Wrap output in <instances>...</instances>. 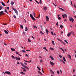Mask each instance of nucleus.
<instances>
[{
    "label": "nucleus",
    "mask_w": 76,
    "mask_h": 76,
    "mask_svg": "<svg viewBox=\"0 0 76 76\" xmlns=\"http://www.w3.org/2000/svg\"><path fill=\"white\" fill-rule=\"evenodd\" d=\"M1 3L2 4V5H3V6H6V4H4V3H3V2H1Z\"/></svg>",
    "instance_id": "13"
},
{
    "label": "nucleus",
    "mask_w": 76,
    "mask_h": 76,
    "mask_svg": "<svg viewBox=\"0 0 76 76\" xmlns=\"http://www.w3.org/2000/svg\"><path fill=\"white\" fill-rule=\"evenodd\" d=\"M5 72V73H7V74H8V75H11V73L9 71H6Z\"/></svg>",
    "instance_id": "5"
},
{
    "label": "nucleus",
    "mask_w": 76,
    "mask_h": 76,
    "mask_svg": "<svg viewBox=\"0 0 76 76\" xmlns=\"http://www.w3.org/2000/svg\"><path fill=\"white\" fill-rule=\"evenodd\" d=\"M37 68L38 69V70H41V69H40V68H39V67L37 66Z\"/></svg>",
    "instance_id": "30"
},
{
    "label": "nucleus",
    "mask_w": 76,
    "mask_h": 76,
    "mask_svg": "<svg viewBox=\"0 0 76 76\" xmlns=\"http://www.w3.org/2000/svg\"><path fill=\"white\" fill-rule=\"evenodd\" d=\"M4 31L5 32L6 34H8V32H7V31L5 30Z\"/></svg>",
    "instance_id": "25"
},
{
    "label": "nucleus",
    "mask_w": 76,
    "mask_h": 76,
    "mask_svg": "<svg viewBox=\"0 0 76 76\" xmlns=\"http://www.w3.org/2000/svg\"><path fill=\"white\" fill-rule=\"evenodd\" d=\"M40 34H44V33H42L41 31H40Z\"/></svg>",
    "instance_id": "38"
},
{
    "label": "nucleus",
    "mask_w": 76,
    "mask_h": 76,
    "mask_svg": "<svg viewBox=\"0 0 76 76\" xmlns=\"http://www.w3.org/2000/svg\"><path fill=\"white\" fill-rule=\"evenodd\" d=\"M67 56H68V58H70V59H71V56H70V55H68Z\"/></svg>",
    "instance_id": "12"
},
{
    "label": "nucleus",
    "mask_w": 76,
    "mask_h": 76,
    "mask_svg": "<svg viewBox=\"0 0 76 76\" xmlns=\"http://www.w3.org/2000/svg\"><path fill=\"white\" fill-rule=\"evenodd\" d=\"M15 13H16L17 16H18V11H17V10L16 11H15Z\"/></svg>",
    "instance_id": "9"
},
{
    "label": "nucleus",
    "mask_w": 76,
    "mask_h": 76,
    "mask_svg": "<svg viewBox=\"0 0 76 76\" xmlns=\"http://www.w3.org/2000/svg\"><path fill=\"white\" fill-rule=\"evenodd\" d=\"M20 64H21V65H22V66H24L25 65H24V64H23L22 63H20Z\"/></svg>",
    "instance_id": "35"
},
{
    "label": "nucleus",
    "mask_w": 76,
    "mask_h": 76,
    "mask_svg": "<svg viewBox=\"0 0 76 76\" xmlns=\"http://www.w3.org/2000/svg\"><path fill=\"white\" fill-rule=\"evenodd\" d=\"M50 58H51L52 59V60H54V58H53L52 57V56H50Z\"/></svg>",
    "instance_id": "26"
},
{
    "label": "nucleus",
    "mask_w": 76,
    "mask_h": 76,
    "mask_svg": "<svg viewBox=\"0 0 76 76\" xmlns=\"http://www.w3.org/2000/svg\"><path fill=\"white\" fill-rule=\"evenodd\" d=\"M30 16L31 18V19H33V20H35V18L34 17V16H33V15L32 14H30Z\"/></svg>",
    "instance_id": "1"
},
{
    "label": "nucleus",
    "mask_w": 76,
    "mask_h": 76,
    "mask_svg": "<svg viewBox=\"0 0 76 76\" xmlns=\"http://www.w3.org/2000/svg\"><path fill=\"white\" fill-rule=\"evenodd\" d=\"M20 28H22V29H23V25H21L20 26Z\"/></svg>",
    "instance_id": "23"
},
{
    "label": "nucleus",
    "mask_w": 76,
    "mask_h": 76,
    "mask_svg": "<svg viewBox=\"0 0 76 76\" xmlns=\"http://www.w3.org/2000/svg\"><path fill=\"white\" fill-rule=\"evenodd\" d=\"M56 25H57V26H58V22H57L56 23Z\"/></svg>",
    "instance_id": "51"
},
{
    "label": "nucleus",
    "mask_w": 76,
    "mask_h": 76,
    "mask_svg": "<svg viewBox=\"0 0 76 76\" xmlns=\"http://www.w3.org/2000/svg\"><path fill=\"white\" fill-rule=\"evenodd\" d=\"M28 42H31V40L29 38H28Z\"/></svg>",
    "instance_id": "28"
},
{
    "label": "nucleus",
    "mask_w": 76,
    "mask_h": 76,
    "mask_svg": "<svg viewBox=\"0 0 76 76\" xmlns=\"http://www.w3.org/2000/svg\"><path fill=\"white\" fill-rule=\"evenodd\" d=\"M20 74H21L22 75H25V73H24L23 72H21L20 73Z\"/></svg>",
    "instance_id": "21"
},
{
    "label": "nucleus",
    "mask_w": 76,
    "mask_h": 76,
    "mask_svg": "<svg viewBox=\"0 0 76 76\" xmlns=\"http://www.w3.org/2000/svg\"><path fill=\"white\" fill-rule=\"evenodd\" d=\"M71 35H72V34H71V33H70V32L68 33L67 34V36L68 37H69V36H70Z\"/></svg>",
    "instance_id": "10"
},
{
    "label": "nucleus",
    "mask_w": 76,
    "mask_h": 76,
    "mask_svg": "<svg viewBox=\"0 0 76 76\" xmlns=\"http://www.w3.org/2000/svg\"><path fill=\"white\" fill-rule=\"evenodd\" d=\"M13 16L14 18H15V19H16V17L15 16V15H13Z\"/></svg>",
    "instance_id": "40"
},
{
    "label": "nucleus",
    "mask_w": 76,
    "mask_h": 76,
    "mask_svg": "<svg viewBox=\"0 0 76 76\" xmlns=\"http://www.w3.org/2000/svg\"><path fill=\"white\" fill-rule=\"evenodd\" d=\"M60 27L61 28V29H62V28H63V26L62 25H61Z\"/></svg>",
    "instance_id": "29"
},
{
    "label": "nucleus",
    "mask_w": 76,
    "mask_h": 76,
    "mask_svg": "<svg viewBox=\"0 0 76 76\" xmlns=\"http://www.w3.org/2000/svg\"><path fill=\"white\" fill-rule=\"evenodd\" d=\"M74 7H75V8H76V5H75V4L74 5Z\"/></svg>",
    "instance_id": "63"
},
{
    "label": "nucleus",
    "mask_w": 76,
    "mask_h": 76,
    "mask_svg": "<svg viewBox=\"0 0 76 76\" xmlns=\"http://www.w3.org/2000/svg\"><path fill=\"white\" fill-rule=\"evenodd\" d=\"M26 56H27V57H29V56L27 54H26Z\"/></svg>",
    "instance_id": "57"
},
{
    "label": "nucleus",
    "mask_w": 76,
    "mask_h": 76,
    "mask_svg": "<svg viewBox=\"0 0 76 76\" xmlns=\"http://www.w3.org/2000/svg\"><path fill=\"white\" fill-rule=\"evenodd\" d=\"M58 9H60V10H62V11H64V10H63V9L60 8V7H58Z\"/></svg>",
    "instance_id": "14"
},
{
    "label": "nucleus",
    "mask_w": 76,
    "mask_h": 76,
    "mask_svg": "<svg viewBox=\"0 0 76 76\" xmlns=\"http://www.w3.org/2000/svg\"><path fill=\"white\" fill-rule=\"evenodd\" d=\"M46 19L47 20V22H49V18H48V16H46Z\"/></svg>",
    "instance_id": "4"
},
{
    "label": "nucleus",
    "mask_w": 76,
    "mask_h": 76,
    "mask_svg": "<svg viewBox=\"0 0 76 76\" xmlns=\"http://www.w3.org/2000/svg\"><path fill=\"white\" fill-rule=\"evenodd\" d=\"M39 3H40V4H42V1H41V0H40V1L39 2Z\"/></svg>",
    "instance_id": "42"
},
{
    "label": "nucleus",
    "mask_w": 76,
    "mask_h": 76,
    "mask_svg": "<svg viewBox=\"0 0 76 76\" xmlns=\"http://www.w3.org/2000/svg\"><path fill=\"white\" fill-rule=\"evenodd\" d=\"M16 54H19V53H18V52H16Z\"/></svg>",
    "instance_id": "64"
},
{
    "label": "nucleus",
    "mask_w": 76,
    "mask_h": 76,
    "mask_svg": "<svg viewBox=\"0 0 76 76\" xmlns=\"http://www.w3.org/2000/svg\"><path fill=\"white\" fill-rule=\"evenodd\" d=\"M70 33L71 34H72L73 35H74V32H73L71 31Z\"/></svg>",
    "instance_id": "24"
},
{
    "label": "nucleus",
    "mask_w": 76,
    "mask_h": 76,
    "mask_svg": "<svg viewBox=\"0 0 76 76\" xmlns=\"http://www.w3.org/2000/svg\"><path fill=\"white\" fill-rule=\"evenodd\" d=\"M52 44L53 45H54L55 44H54V41H52Z\"/></svg>",
    "instance_id": "36"
},
{
    "label": "nucleus",
    "mask_w": 76,
    "mask_h": 76,
    "mask_svg": "<svg viewBox=\"0 0 76 76\" xmlns=\"http://www.w3.org/2000/svg\"><path fill=\"white\" fill-rule=\"evenodd\" d=\"M64 42H66V43H67L68 44H69V43H68V42H67V40H64Z\"/></svg>",
    "instance_id": "37"
},
{
    "label": "nucleus",
    "mask_w": 76,
    "mask_h": 76,
    "mask_svg": "<svg viewBox=\"0 0 76 76\" xmlns=\"http://www.w3.org/2000/svg\"><path fill=\"white\" fill-rule=\"evenodd\" d=\"M43 49H45L46 51H48V50L45 47L43 48Z\"/></svg>",
    "instance_id": "33"
},
{
    "label": "nucleus",
    "mask_w": 76,
    "mask_h": 76,
    "mask_svg": "<svg viewBox=\"0 0 76 76\" xmlns=\"http://www.w3.org/2000/svg\"><path fill=\"white\" fill-rule=\"evenodd\" d=\"M71 1V4L72 5H73V4L72 3V1Z\"/></svg>",
    "instance_id": "60"
},
{
    "label": "nucleus",
    "mask_w": 76,
    "mask_h": 76,
    "mask_svg": "<svg viewBox=\"0 0 76 76\" xmlns=\"http://www.w3.org/2000/svg\"><path fill=\"white\" fill-rule=\"evenodd\" d=\"M22 52H23V53H25V52H26V51H25V50H22Z\"/></svg>",
    "instance_id": "50"
},
{
    "label": "nucleus",
    "mask_w": 76,
    "mask_h": 76,
    "mask_svg": "<svg viewBox=\"0 0 76 76\" xmlns=\"http://www.w3.org/2000/svg\"><path fill=\"white\" fill-rule=\"evenodd\" d=\"M45 31H46L47 34H48V32H49V31H48V30L46 29Z\"/></svg>",
    "instance_id": "15"
},
{
    "label": "nucleus",
    "mask_w": 76,
    "mask_h": 76,
    "mask_svg": "<svg viewBox=\"0 0 76 76\" xmlns=\"http://www.w3.org/2000/svg\"><path fill=\"white\" fill-rule=\"evenodd\" d=\"M58 19H59V20H60L61 19V18H60V17H58Z\"/></svg>",
    "instance_id": "59"
},
{
    "label": "nucleus",
    "mask_w": 76,
    "mask_h": 76,
    "mask_svg": "<svg viewBox=\"0 0 76 76\" xmlns=\"http://www.w3.org/2000/svg\"><path fill=\"white\" fill-rule=\"evenodd\" d=\"M38 73H39V74H40V75H42V74L41 72L39 71H38Z\"/></svg>",
    "instance_id": "11"
},
{
    "label": "nucleus",
    "mask_w": 76,
    "mask_h": 76,
    "mask_svg": "<svg viewBox=\"0 0 76 76\" xmlns=\"http://www.w3.org/2000/svg\"><path fill=\"white\" fill-rule=\"evenodd\" d=\"M57 73H58V74H60V72H59V71H57Z\"/></svg>",
    "instance_id": "54"
},
{
    "label": "nucleus",
    "mask_w": 76,
    "mask_h": 76,
    "mask_svg": "<svg viewBox=\"0 0 76 76\" xmlns=\"http://www.w3.org/2000/svg\"><path fill=\"white\" fill-rule=\"evenodd\" d=\"M3 8H2V7L1 6H0V10H1Z\"/></svg>",
    "instance_id": "45"
},
{
    "label": "nucleus",
    "mask_w": 76,
    "mask_h": 76,
    "mask_svg": "<svg viewBox=\"0 0 76 76\" xmlns=\"http://www.w3.org/2000/svg\"><path fill=\"white\" fill-rule=\"evenodd\" d=\"M40 62L41 63H42V59H41V60H40Z\"/></svg>",
    "instance_id": "56"
},
{
    "label": "nucleus",
    "mask_w": 76,
    "mask_h": 76,
    "mask_svg": "<svg viewBox=\"0 0 76 76\" xmlns=\"http://www.w3.org/2000/svg\"><path fill=\"white\" fill-rule=\"evenodd\" d=\"M63 60L64 61H65L66 62V59H65V58L63 57Z\"/></svg>",
    "instance_id": "22"
},
{
    "label": "nucleus",
    "mask_w": 76,
    "mask_h": 76,
    "mask_svg": "<svg viewBox=\"0 0 76 76\" xmlns=\"http://www.w3.org/2000/svg\"><path fill=\"white\" fill-rule=\"evenodd\" d=\"M18 60H20V58L19 57L17 59Z\"/></svg>",
    "instance_id": "47"
},
{
    "label": "nucleus",
    "mask_w": 76,
    "mask_h": 76,
    "mask_svg": "<svg viewBox=\"0 0 76 76\" xmlns=\"http://www.w3.org/2000/svg\"><path fill=\"white\" fill-rule=\"evenodd\" d=\"M12 58H13V59H15V58L12 55Z\"/></svg>",
    "instance_id": "32"
},
{
    "label": "nucleus",
    "mask_w": 76,
    "mask_h": 76,
    "mask_svg": "<svg viewBox=\"0 0 76 76\" xmlns=\"http://www.w3.org/2000/svg\"><path fill=\"white\" fill-rule=\"evenodd\" d=\"M23 67H24L25 69H28V70H29V68L27 67V66L24 65Z\"/></svg>",
    "instance_id": "7"
},
{
    "label": "nucleus",
    "mask_w": 76,
    "mask_h": 76,
    "mask_svg": "<svg viewBox=\"0 0 76 76\" xmlns=\"http://www.w3.org/2000/svg\"><path fill=\"white\" fill-rule=\"evenodd\" d=\"M14 4V2H13V1L11 2V6H13V5Z\"/></svg>",
    "instance_id": "8"
},
{
    "label": "nucleus",
    "mask_w": 76,
    "mask_h": 76,
    "mask_svg": "<svg viewBox=\"0 0 76 76\" xmlns=\"http://www.w3.org/2000/svg\"><path fill=\"white\" fill-rule=\"evenodd\" d=\"M44 10L45 11H46V10H47V7H45L44 8Z\"/></svg>",
    "instance_id": "18"
},
{
    "label": "nucleus",
    "mask_w": 76,
    "mask_h": 76,
    "mask_svg": "<svg viewBox=\"0 0 76 76\" xmlns=\"http://www.w3.org/2000/svg\"><path fill=\"white\" fill-rule=\"evenodd\" d=\"M57 40H58V41H60V42L61 41V40L60 39L58 38H57Z\"/></svg>",
    "instance_id": "39"
},
{
    "label": "nucleus",
    "mask_w": 76,
    "mask_h": 76,
    "mask_svg": "<svg viewBox=\"0 0 76 76\" xmlns=\"http://www.w3.org/2000/svg\"><path fill=\"white\" fill-rule=\"evenodd\" d=\"M59 57H60V58H62V56L61 55H59Z\"/></svg>",
    "instance_id": "48"
},
{
    "label": "nucleus",
    "mask_w": 76,
    "mask_h": 76,
    "mask_svg": "<svg viewBox=\"0 0 76 76\" xmlns=\"http://www.w3.org/2000/svg\"><path fill=\"white\" fill-rule=\"evenodd\" d=\"M24 20L25 23H26V20H25V19H24Z\"/></svg>",
    "instance_id": "52"
},
{
    "label": "nucleus",
    "mask_w": 76,
    "mask_h": 76,
    "mask_svg": "<svg viewBox=\"0 0 76 76\" xmlns=\"http://www.w3.org/2000/svg\"><path fill=\"white\" fill-rule=\"evenodd\" d=\"M15 59H16V60H18V57H15Z\"/></svg>",
    "instance_id": "61"
},
{
    "label": "nucleus",
    "mask_w": 76,
    "mask_h": 76,
    "mask_svg": "<svg viewBox=\"0 0 76 76\" xmlns=\"http://www.w3.org/2000/svg\"><path fill=\"white\" fill-rule=\"evenodd\" d=\"M23 35H25V32H23Z\"/></svg>",
    "instance_id": "58"
},
{
    "label": "nucleus",
    "mask_w": 76,
    "mask_h": 76,
    "mask_svg": "<svg viewBox=\"0 0 76 76\" xmlns=\"http://www.w3.org/2000/svg\"><path fill=\"white\" fill-rule=\"evenodd\" d=\"M7 10H9V7H7Z\"/></svg>",
    "instance_id": "53"
},
{
    "label": "nucleus",
    "mask_w": 76,
    "mask_h": 76,
    "mask_svg": "<svg viewBox=\"0 0 76 76\" xmlns=\"http://www.w3.org/2000/svg\"><path fill=\"white\" fill-rule=\"evenodd\" d=\"M50 64H51L52 66H54V63L51 62V61H50Z\"/></svg>",
    "instance_id": "6"
},
{
    "label": "nucleus",
    "mask_w": 76,
    "mask_h": 76,
    "mask_svg": "<svg viewBox=\"0 0 76 76\" xmlns=\"http://www.w3.org/2000/svg\"><path fill=\"white\" fill-rule=\"evenodd\" d=\"M33 27L34 28H35V29L37 28V27L36 26H33Z\"/></svg>",
    "instance_id": "43"
},
{
    "label": "nucleus",
    "mask_w": 76,
    "mask_h": 76,
    "mask_svg": "<svg viewBox=\"0 0 76 76\" xmlns=\"http://www.w3.org/2000/svg\"><path fill=\"white\" fill-rule=\"evenodd\" d=\"M33 15H34V18H35V12L34 11L33 13Z\"/></svg>",
    "instance_id": "34"
},
{
    "label": "nucleus",
    "mask_w": 76,
    "mask_h": 76,
    "mask_svg": "<svg viewBox=\"0 0 76 76\" xmlns=\"http://www.w3.org/2000/svg\"><path fill=\"white\" fill-rule=\"evenodd\" d=\"M12 9L13 10H14V11H15H15H17V10H16V9L13 8H12Z\"/></svg>",
    "instance_id": "27"
},
{
    "label": "nucleus",
    "mask_w": 76,
    "mask_h": 76,
    "mask_svg": "<svg viewBox=\"0 0 76 76\" xmlns=\"http://www.w3.org/2000/svg\"><path fill=\"white\" fill-rule=\"evenodd\" d=\"M50 50H54V49H53V48H50Z\"/></svg>",
    "instance_id": "31"
},
{
    "label": "nucleus",
    "mask_w": 76,
    "mask_h": 76,
    "mask_svg": "<svg viewBox=\"0 0 76 76\" xmlns=\"http://www.w3.org/2000/svg\"><path fill=\"white\" fill-rule=\"evenodd\" d=\"M61 62L63 63H64V64H65L66 63L65 62H64V61L63 60L61 61Z\"/></svg>",
    "instance_id": "41"
},
{
    "label": "nucleus",
    "mask_w": 76,
    "mask_h": 76,
    "mask_svg": "<svg viewBox=\"0 0 76 76\" xmlns=\"http://www.w3.org/2000/svg\"><path fill=\"white\" fill-rule=\"evenodd\" d=\"M51 34H52V35H54V34H53V31L51 32Z\"/></svg>",
    "instance_id": "55"
},
{
    "label": "nucleus",
    "mask_w": 76,
    "mask_h": 76,
    "mask_svg": "<svg viewBox=\"0 0 76 76\" xmlns=\"http://www.w3.org/2000/svg\"><path fill=\"white\" fill-rule=\"evenodd\" d=\"M62 16L63 18H65V17H64V15H62Z\"/></svg>",
    "instance_id": "44"
},
{
    "label": "nucleus",
    "mask_w": 76,
    "mask_h": 76,
    "mask_svg": "<svg viewBox=\"0 0 76 76\" xmlns=\"http://www.w3.org/2000/svg\"><path fill=\"white\" fill-rule=\"evenodd\" d=\"M25 31H28V28H27V27H26L25 28Z\"/></svg>",
    "instance_id": "20"
},
{
    "label": "nucleus",
    "mask_w": 76,
    "mask_h": 76,
    "mask_svg": "<svg viewBox=\"0 0 76 76\" xmlns=\"http://www.w3.org/2000/svg\"><path fill=\"white\" fill-rule=\"evenodd\" d=\"M69 20L70 21H72V22H73V21H74V19L72 18V17H70L69 18Z\"/></svg>",
    "instance_id": "3"
},
{
    "label": "nucleus",
    "mask_w": 76,
    "mask_h": 76,
    "mask_svg": "<svg viewBox=\"0 0 76 76\" xmlns=\"http://www.w3.org/2000/svg\"><path fill=\"white\" fill-rule=\"evenodd\" d=\"M59 48L61 50H62L63 52H64V50H63L62 48Z\"/></svg>",
    "instance_id": "16"
},
{
    "label": "nucleus",
    "mask_w": 76,
    "mask_h": 76,
    "mask_svg": "<svg viewBox=\"0 0 76 76\" xmlns=\"http://www.w3.org/2000/svg\"><path fill=\"white\" fill-rule=\"evenodd\" d=\"M24 70H23V72H26V69H24Z\"/></svg>",
    "instance_id": "49"
},
{
    "label": "nucleus",
    "mask_w": 76,
    "mask_h": 76,
    "mask_svg": "<svg viewBox=\"0 0 76 76\" xmlns=\"http://www.w3.org/2000/svg\"><path fill=\"white\" fill-rule=\"evenodd\" d=\"M64 16H65V17H66V18H67V14H64Z\"/></svg>",
    "instance_id": "19"
},
{
    "label": "nucleus",
    "mask_w": 76,
    "mask_h": 76,
    "mask_svg": "<svg viewBox=\"0 0 76 76\" xmlns=\"http://www.w3.org/2000/svg\"><path fill=\"white\" fill-rule=\"evenodd\" d=\"M4 12L6 13H7V11L6 10H5L4 11Z\"/></svg>",
    "instance_id": "46"
},
{
    "label": "nucleus",
    "mask_w": 76,
    "mask_h": 76,
    "mask_svg": "<svg viewBox=\"0 0 76 76\" xmlns=\"http://www.w3.org/2000/svg\"><path fill=\"white\" fill-rule=\"evenodd\" d=\"M11 51H15V49H13V48H11Z\"/></svg>",
    "instance_id": "17"
},
{
    "label": "nucleus",
    "mask_w": 76,
    "mask_h": 76,
    "mask_svg": "<svg viewBox=\"0 0 76 76\" xmlns=\"http://www.w3.org/2000/svg\"><path fill=\"white\" fill-rule=\"evenodd\" d=\"M4 12L2 11L0 12V16L3 15H5V13H4Z\"/></svg>",
    "instance_id": "2"
},
{
    "label": "nucleus",
    "mask_w": 76,
    "mask_h": 76,
    "mask_svg": "<svg viewBox=\"0 0 76 76\" xmlns=\"http://www.w3.org/2000/svg\"><path fill=\"white\" fill-rule=\"evenodd\" d=\"M60 71L61 73L62 74V71H61V70H60Z\"/></svg>",
    "instance_id": "62"
}]
</instances>
